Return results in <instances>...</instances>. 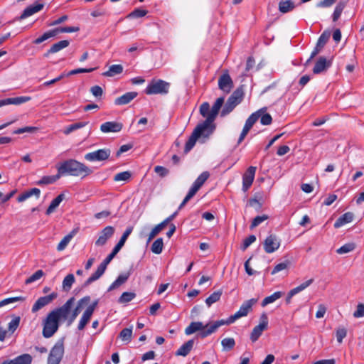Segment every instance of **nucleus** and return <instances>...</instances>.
<instances>
[{
    "instance_id": "nucleus-11",
    "label": "nucleus",
    "mask_w": 364,
    "mask_h": 364,
    "mask_svg": "<svg viewBox=\"0 0 364 364\" xmlns=\"http://www.w3.org/2000/svg\"><path fill=\"white\" fill-rule=\"evenodd\" d=\"M230 324V323H228V319L216 321L212 324H206L204 326L203 331H200L198 336L202 338H204L215 332L220 326Z\"/></svg>"
},
{
    "instance_id": "nucleus-64",
    "label": "nucleus",
    "mask_w": 364,
    "mask_h": 364,
    "mask_svg": "<svg viewBox=\"0 0 364 364\" xmlns=\"http://www.w3.org/2000/svg\"><path fill=\"white\" fill-rule=\"evenodd\" d=\"M90 299L91 298L90 296L82 297L77 301L75 307L82 311V309L90 303Z\"/></svg>"
},
{
    "instance_id": "nucleus-28",
    "label": "nucleus",
    "mask_w": 364,
    "mask_h": 364,
    "mask_svg": "<svg viewBox=\"0 0 364 364\" xmlns=\"http://www.w3.org/2000/svg\"><path fill=\"white\" fill-rule=\"evenodd\" d=\"M354 214L352 212H347L336 220L333 226L335 228H339L343 225L352 222Z\"/></svg>"
},
{
    "instance_id": "nucleus-5",
    "label": "nucleus",
    "mask_w": 364,
    "mask_h": 364,
    "mask_svg": "<svg viewBox=\"0 0 364 364\" xmlns=\"http://www.w3.org/2000/svg\"><path fill=\"white\" fill-rule=\"evenodd\" d=\"M65 338H60L51 348L48 357V364H59L64 355Z\"/></svg>"
},
{
    "instance_id": "nucleus-60",
    "label": "nucleus",
    "mask_w": 364,
    "mask_h": 364,
    "mask_svg": "<svg viewBox=\"0 0 364 364\" xmlns=\"http://www.w3.org/2000/svg\"><path fill=\"white\" fill-rule=\"evenodd\" d=\"M347 335V329L345 327H339L336 330V339L339 343L343 342V338Z\"/></svg>"
},
{
    "instance_id": "nucleus-16",
    "label": "nucleus",
    "mask_w": 364,
    "mask_h": 364,
    "mask_svg": "<svg viewBox=\"0 0 364 364\" xmlns=\"http://www.w3.org/2000/svg\"><path fill=\"white\" fill-rule=\"evenodd\" d=\"M256 172V167L250 166L242 176V191L246 192L252 186L255 175Z\"/></svg>"
},
{
    "instance_id": "nucleus-39",
    "label": "nucleus",
    "mask_w": 364,
    "mask_h": 364,
    "mask_svg": "<svg viewBox=\"0 0 364 364\" xmlns=\"http://www.w3.org/2000/svg\"><path fill=\"white\" fill-rule=\"evenodd\" d=\"M346 6V3L343 1H341L337 4L332 15V20L333 22H336L338 20Z\"/></svg>"
},
{
    "instance_id": "nucleus-1",
    "label": "nucleus",
    "mask_w": 364,
    "mask_h": 364,
    "mask_svg": "<svg viewBox=\"0 0 364 364\" xmlns=\"http://www.w3.org/2000/svg\"><path fill=\"white\" fill-rule=\"evenodd\" d=\"M224 97L218 98L213 104L211 109H210V105L207 102L200 105V114L205 117V119L198 124L186 143L184 149L186 153H188L193 148L197 140H198L200 143L203 144L213 134L216 129V125L214 123V121L224 104Z\"/></svg>"
},
{
    "instance_id": "nucleus-55",
    "label": "nucleus",
    "mask_w": 364,
    "mask_h": 364,
    "mask_svg": "<svg viewBox=\"0 0 364 364\" xmlns=\"http://www.w3.org/2000/svg\"><path fill=\"white\" fill-rule=\"evenodd\" d=\"M132 328H125L122 329L119 333V337L124 341L129 342L132 339Z\"/></svg>"
},
{
    "instance_id": "nucleus-31",
    "label": "nucleus",
    "mask_w": 364,
    "mask_h": 364,
    "mask_svg": "<svg viewBox=\"0 0 364 364\" xmlns=\"http://www.w3.org/2000/svg\"><path fill=\"white\" fill-rule=\"evenodd\" d=\"M239 104V102H237V101L232 100L231 97H229L220 112V116L225 117L229 114Z\"/></svg>"
},
{
    "instance_id": "nucleus-4",
    "label": "nucleus",
    "mask_w": 364,
    "mask_h": 364,
    "mask_svg": "<svg viewBox=\"0 0 364 364\" xmlns=\"http://www.w3.org/2000/svg\"><path fill=\"white\" fill-rule=\"evenodd\" d=\"M170 84L162 80L153 79L144 90L146 95H164L168 93Z\"/></svg>"
},
{
    "instance_id": "nucleus-37",
    "label": "nucleus",
    "mask_w": 364,
    "mask_h": 364,
    "mask_svg": "<svg viewBox=\"0 0 364 364\" xmlns=\"http://www.w3.org/2000/svg\"><path fill=\"white\" fill-rule=\"evenodd\" d=\"M123 66L122 65H112L109 70L102 75L106 77H113L116 75L121 74L123 72Z\"/></svg>"
},
{
    "instance_id": "nucleus-18",
    "label": "nucleus",
    "mask_w": 364,
    "mask_h": 364,
    "mask_svg": "<svg viewBox=\"0 0 364 364\" xmlns=\"http://www.w3.org/2000/svg\"><path fill=\"white\" fill-rule=\"evenodd\" d=\"M218 87L225 93H229L233 87V82L228 73H223L218 79Z\"/></svg>"
},
{
    "instance_id": "nucleus-56",
    "label": "nucleus",
    "mask_w": 364,
    "mask_h": 364,
    "mask_svg": "<svg viewBox=\"0 0 364 364\" xmlns=\"http://www.w3.org/2000/svg\"><path fill=\"white\" fill-rule=\"evenodd\" d=\"M289 265H290V262L288 261V260L284 261L283 262H280V263L277 264L274 267V269H272L271 274H277V272H279L280 271L287 269L288 267H289Z\"/></svg>"
},
{
    "instance_id": "nucleus-32",
    "label": "nucleus",
    "mask_w": 364,
    "mask_h": 364,
    "mask_svg": "<svg viewBox=\"0 0 364 364\" xmlns=\"http://www.w3.org/2000/svg\"><path fill=\"white\" fill-rule=\"evenodd\" d=\"M295 8L294 2L291 0L281 1L279 3V10L281 13L285 14L292 11Z\"/></svg>"
},
{
    "instance_id": "nucleus-41",
    "label": "nucleus",
    "mask_w": 364,
    "mask_h": 364,
    "mask_svg": "<svg viewBox=\"0 0 364 364\" xmlns=\"http://www.w3.org/2000/svg\"><path fill=\"white\" fill-rule=\"evenodd\" d=\"M223 294V291L221 289L213 292L206 299L205 304L208 307H210L213 304L217 302L220 300L221 295Z\"/></svg>"
},
{
    "instance_id": "nucleus-27",
    "label": "nucleus",
    "mask_w": 364,
    "mask_h": 364,
    "mask_svg": "<svg viewBox=\"0 0 364 364\" xmlns=\"http://www.w3.org/2000/svg\"><path fill=\"white\" fill-rule=\"evenodd\" d=\"M70 45V41L68 40H63L58 43H54L50 49L44 53V57L48 58L50 54L57 53L63 48H67Z\"/></svg>"
},
{
    "instance_id": "nucleus-51",
    "label": "nucleus",
    "mask_w": 364,
    "mask_h": 364,
    "mask_svg": "<svg viewBox=\"0 0 364 364\" xmlns=\"http://www.w3.org/2000/svg\"><path fill=\"white\" fill-rule=\"evenodd\" d=\"M355 248V245L354 243H347L341 246L336 250V252L339 255H343L346 253H348L352 252Z\"/></svg>"
},
{
    "instance_id": "nucleus-7",
    "label": "nucleus",
    "mask_w": 364,
    "mask_h": 364,
    "mask_svg": "<svg viewBox=\"0 0 364 364\" xmlns=\"http://www.w3.org/2000/svg\"><path fill=\"white\" fill-rule=\"evenodd\" d=\"M75 301V298H70L62 306L55 309L51 311L52 314H54L57 318L60 321L61 318L65 320L70 312L71 307Z\"/></svg>"
},
{
    "instance_id": "nucleus-21",
    "label": "nucleus",
    "mask_w": 364,
    "mask_h": 364,
    "mask_svg": "<svg viewBox=\"0 0 364 364\" xmlns=\"http://www.w3.org/2000/svg\"><path fill=\"white\" fill-rule=\"evenodd\" d=\"M314 282V279H310L305 282L301 284L299 286L292 289L289 291L287 294V296L286 297V304H289L291 301V298L296 295V294L301 292V291L304 290L306 288H307L309 286H310Z\"/></svg>"
},
{
    "instance_id": "nucleus-33",
    "label": "nucleus",
    "mask_w": 364,
    "mask_h": 364,
    "mask_svg": "<svg viewBox=\"0 0 364 364\" xmlns=\"http://www.w3.org/2000/svg\"><path fill=\"white\" fill-rule=\"evenodd\" d=\"M65 198V195L63 193L59 194L55 198H54L50 204L49 205L48 208L46 210V215L51 214L55 209L60 205V203L63 201V200Z\"/></svg>"
},
{
    "instance_id": "nucleus-25",
    "label": "nucleus",
    "mask_w": 364,
    "mask_h": 364,
    "mask_svg": "<svg viewBox=\"0 0 364 364\" xmlns=\"http://www.w3.org/2000/svg\"><path fill=\"white\" fill-rule=\"evenodd\" d=\"M138 95L137 92H128L114 100L115 105H124L129 104Z\"/></svg>"
},
{
    "instance_id": "nucleus-19",
    "label": "nucleus",
    "mask_w": 364,
    "mask_h": 364,
    "mask_svg": "<svg viewBox=\"0 0 364 364\" xmlns=\"http://www.w3.org/2000/svg\"><path fill=\"white\" fill-rule=\"evenodd\" d=\"M114 233V228L112 226L105 227L100 233L98 239L95 241L96 246H103L107 240L112 237Z\"/></svg>"
},
{
    "instance_id": "nucleus-10",
    "label": "nucleus",
    "mask_w": 364,
    "mask_h": 364,
    "mask_svg": "<svg viewBox=\"0 0 364 364\" xmlns=\"http://www.w3.org/2000/svg\"><path fill=\"white\" fill-rule=\"evenodd\" d=\"M111 154L109 149H99L93 152L87 153L85 155V159L88 161H101L107 160Z\"/></svg>"
},
{
    "instance_id": "nucleus-35",
    "label": "nucleus",
    "mask_w": 364,
    "mask_h": 364,
    "mask_svg": "<svg viewBox=\"0 0 364 364\" xmlns=\"http://www.w3.org/2000/svg\"><path fill=\"white\" fill-rule=\"evenodd\" d=\"M88 124H89V122L87 121V122H78L70 124L69 126L65 127V129L63 130V133L65 135H68L71 132L87 126Z\"/></svg>"
},
{
    "instance_id": "nucleus-62",
    "label": "nucleus",
    "mask_w": 364,
    "mask_h": 364,
    "mask_svg": "<svg viewBox=\"0 0 364 364\" xmlns=\"http://www.w3.org/2000/svg\"><path fill=\"white\" fill-rule=\"evenodd\" d=\"M256 241V237L254 235H251L246 237L241 246V250L245 251L251 244Z\"/></svg>"
},
{
    "instance_id": "nucleus-30",
    "label": "nucleus",
    "mask_w": 364,
    "mask_h": 364,
    "mask_svg": "<svg viewBox=\"0 0 364 364\" xmlns=\"http://www.w3.org/2000/svg\"><path fill=\"white\" fill-rule=\"evenodd\" d=\"M78 228H74L69 234L65 235L57 246L58 251H63L65 249L73 237L77 233Z\"/></svg>"
},
{
    "instance_id": "nucleus-34",
    "label": "nucleus",
    "mask_w": 364,
    "mask_h": 364,
    "mask_svg": "<svg viewBox=\"0 0 364 364\" xmlns=\"http://www.w3.org/2000/svg\"><path fill=\"white\" fill-rule=\"evenodd\" d=\"M204 325L202 322H191V324L186 328L185 333L187 335H191L198 331H203Z\"/></svg>"
},
{
    "instance_id": "nucleus-43",
    "label": "nucleus",
    "mask_w": 364,
    "mask_h": 364,
    "mask_svg": "<svg viewBox=\"0 0 364 364\" xmlns=\"http://www.w3.org/2000/svg\"><path fill=\"white\" fill-rule=\"evenodd\" d=\"M75 277L73 274H68L63 281V289L65 291H68L73 283L75 282Z\"/></svg>"
},
{
    "instance_id": "nucleus-47",
    "label": "nucleus",
    "mask_w": 364,
    "mask_h": 364,
    "mask_svg": "<svg viewBox=\"0 0 364 364\" xmlns=\"http://www.w3.org/2000/svg\"><path fill=\"white\" fill-rule=\"evenodd\" d=\"M210 176V173L208 171H203L194 181L193 184L197 186L198 188L204 184V183L208 180Z\"/></svg>"
},
{
    "instance_id": "nucleus-57",
    "label": "nucleus",
    "mask_w": 364,
    "mask_h": 364,
    "mask_svg": "<svg viewBox=\"0 0 364 364\" xmlns=\"http://www.w3.org/2000/svg\"><path fill=\"white\" fill-rule=\"evenodd\" d=\"M131 176H132V173L130 171H123V172L117 173L114 177V181H127L129 180Z\"/></svg>"
},
{
    "instance_id": "nucleus-48",
    "label": "nucleus",
    "mask_w": 364,
    "mask_h": 364,
    "mask_svg": "<svg viewBox=\"0 0 364 364\" xmlns=\"http://www.w3.org/2000/svg\"><path fill=\"white\" fill-rule=\"evenodd\" d=\"M54 36H55V31L53 29L50 30V31L44 33L41 36L35 39L33 41V43L34 44H40V43H43V41L48 40V38H50L51 37H54Z\"/></svg>"
},
{
    "instance_id": "nucleus-38",
    "label": "nucleus",
    "mask_w": 364,
    "mask_h": 364,
    "mask_svg": "<svg viewBox=\"0 0 364 364\" xmlns=\"http://www.w3.org/2000/svg\"><path fill=\"white\" fill-rule=\"evenodd\" d=\"M284 293L282 291H276L273 294L265 297L262 301V306L264 307L269 304L274 302L276 300L280 299L284 295Z\"/></svg>"
},
{
    "instance_id": "nucleus-63",
    "label": "nucleus",
    "mask_w": 364,
    "mask_h": 364,
    "mask_svg": "<svg viewBox=\"0 0 364 364\" xmlns=\"http://www.w3.org/2000/svg\"><path fill=\"white\" fill-rule=\"evenodd\" d=\"M260 117V122L262 125H269L272 122V116L266 113L265 112L262 114Z\"/></svg>"
},
{
    "instance_id": "nucleus-26",
    "label": "nucleus",
    "mask_w": 364,
    "mask_h": 364,
    "mask_svg": "<svg viewBox=\"0 0 364 364\" xmlns=\"http://www.w3.org/2000/svg\"><path fill=\"white\" fill-rule=\"evenodd\" d=\"M267 107H262L257 112L252 113L246 120L243 128L250 130L255 123L258 120L262 114L266 112Z\"/></svg>"
},
{
    "instance_id": "nucleus-23",
    "label": "nucleus",
    "mask_w": 364,
    "mask_h": 364,
    "mask_svg": "<svg viewBox=\"0 0 364 364\" xmlns=\"http://www.w3.org/2000/svg\"><path fill=\"white\" fill-rule=\"evenodd\" d=\"M31 100L28 96H21L12 98L0 100V107L8 105H21Z\"/></svg>"
},
{
    "instance_id": "nucleus-29",
    "label": "nucleus",
    "mask_w": 364,
    "mask_h": 364,
    "mask_svg": "<svg viewBox=\"0 0 364 364\" xmlns=\"http://www.w3.org/2000/svg\"><path fill=\"white\" fill-rule=\"evenodd\" d=\"M131 275V272L121 274L117 279L109 287L108 291H112L124 284Z\"/></svg>"
},
{
    "instance_id": "nucleus-45",
    "label": "nucleus",
    "mask_w": 364,
    "mask_h": 364,
    "mask_svg": "<svg viewBox=\"0 0 364 364\" xmlns=\"http://www.w3.org/2000/svg\"><path fill=\"white\" fill-rule=\"evenodd\" d=\"M166 227V226L164 225V223L163 222L156 225L149 233L147 242H149L151 240H152Z\"/></svg>"
},
{
    "instance_id": "nucleus-54",
    "label": "nucleus",
    "mask_w": 364,
    "mask_h": 364,
    "mask_svg": "<svg viewBox=\"0 0 364 364\" xmlns=\"http://www.w3.org/2000/svg\"><path fill=\"white\" fill-rule=\"evenodd\" d=\"M17 364H31L32 362V357L29 354H23L15 358Z\"/></svg>"
},
{
    "instance_id": "nucleus-20",
    "label": "nucleus",
    "mask_w": 364,
    "mask_h": 364,
    "mask_svg": "<svg viewBox=\"0 0 364 364\" xmlns=\"http://www.w3.org/2000/svg\"><path fill=\"white\" fill-rule=\"evenodd\" d=\"M331 36V33L328 31H325L322 33V34L319 36L317 43L311 53V58H314L316 56L326 44L329 38Z\"/></svg>"
},
{
    "instance_id": "nucleus-46",
    "label": "nucleus",
    "mask_w": 364,
    "mask_h": 364,
    "mask_svg": "<svg viewBox=\"0 0 364 364\" xmlns=\"http://www.w3.org/2000/svg\"><path fill=\"white\" fill-rule=\"evenodd\" d=\"M164 242L162 238L156 239L152 244L151 250L155 254H160L163 250Z\"/></svg>"
},
{
    "instance_id": "nucleus-8",
    "label": "nucleus",
    "mask_w": 364,
    "mask_h": 364,
    "mask_svg": "<svg viewBox=\"0 0 364 364\" xmlns=\"http://www.w3.org/2000/svg\"><path fill=\"white\" fill-rule=\"evenodd\" d=\"M268 318L265 314H262L260 316V323L256 326L252 331L250 334V339L252 342L257 341L262 332L267 328Z\"/></svg>"
},
{
    "instance_id": "nucleus-12",
    "label": "nucleus",
    "mask_w": 364,
    "mask_h": 364,
    "mask_svg": "<svg viewBox=\"0 0 364 364\" xmlns=\"http://www.w3.org/2000/svg\"><path fill=\"white\" fill-rule=\"evenodd\" d=\"M57 292H52L50 294L38 298L32 306V312L35 313L46 305L50 304L58 297Z\"/></svg>"
},
{
    "instance_id": "nucleus-61",
    "label": "nucleus",
    "mask_w": 364,
    "mask_h": 364,
    "mask_svg": "<svg viewBox=\"0 0 364 364\" xmlns=\"http://www.w3.org/2000/svg\"><path fill=\"white\" fill-rule=\"evenodd\" d=\"M38 130V128L36 127H25L22 128L17 129L13 132L14 134H21L25 132L33 133Z\"/></svg>"
},
{
    "instance_id": "nucleus-52",
    "label": "nucleus",
    "mask_w": 364,
    "mask_h": 364,
    "mask_svg": "<svg viewBox=\"0 0 364 364\" xmlns=\"http://www.w3.org/2000/svg\"><path fill=\"white\" fill-rule=\"evenodd\" d=\"M136 297V294L134 292H124L119 298L118 301L121 304L128 303Z\"/></svg>"
},
{
    "instance_id": "nucleus-17",
    "label": "nucleus",
    "mask_w": 364,
    "mask_h": 364,
    "mask_svg": "<svg viewBox=\"0 0 364 364\" xmlns=\"http://www.w3.org/2000/svg\"><path fill=\"white\" fill-rule=\"evenodd\" d=\"M280 242L274 235H269L264 242V249L267 253H272L279 249Z\"/></svg>"
},
{
    "instance_id": "nucleus-42",
    "label": "nucleus",
    "mask_w": 364,
    "mask_h": 364,
    "mask_svg": "<svg viewBox=\"0 0 364 364\" xmlns=\"http://www.w3.org/2000/svg\"><path fill=\"white\" fill-rule=\"evenodd\" d=\"M92 316V314L85 311L78 323L77 329L80 331L83 330L86 325L89 323Z\"/></svg>"
},
{
    "instance_id": "nucleus-3",
    "label": "nucleus",
    "mask_w": 364,
    "mask_h": 364,
    "mask_svg": "<svg viewBox=\"0 0 364 364\" xmlns=\"http://www.w3.org/2000/svg\"><path fill=\"white\" fill-rule=\"evenodd\" d=\"M59 321L57 316L50 312L43 322V328L42 333L43 337L46 338L52 337L58 330Z\"/></svg>"
},
{
    "instance_id": "nucleus-40",
    "label": "nucleus",
    "mask_w": 364,
    "mask_h": 364,
    "mask_svg": "<svg viewBox=\"0 0 364 364\" xmlns=\"http://www.w3.org/2000/svg\"><path fill=\"white\" fill-rule=\"evenodd\" d=\"M244 95V85H240L232 93L230 97L240 103L243 100Z\"/></svg>"
},
{
    "instance_id": "nucleus-50",
    "label": "nucleus",
    "mask_w": 364,
    "mask_h": 364,
    "mask_svg": "<svg viewBox=\"0 0 364 364\" xmlns=\"http://www.w3.org/2000/svg\"><path fill=\"white\" fill-rule=\"evenodd\" d=\"M53 30L55 31V35L56 36L59 33L77 32L80 30V28L77 26H65V27L55 28Z\"/></svg>"
},
{
    "instance_id": "nucleus-58",
    "label": "nucleus",
    "mask_w": 364,
    "mask_h": 364,
    "mask_svg": "<svg viewBox=\"0 0 364 364\" xmlns=\"http://www.w3.org/2000/svg\"><path fill=\"white\" fill-rule=\"evenodd\" d=\"M147 14V11L141 9H135L133 11L128 14L127 18H141Z\"/></svg>"
},
{
    "instance_id": "nucleus-9",
    "label": "nucleus",
    "mask_w": 364,
    "mask_h": 364,
    "mask_svg": "<svg viewBox=\"0 0 364 364\" xmlns=\"http://www.w3.org/2000/svg\"><path fill=\"white\" fill-rule=\"evenodd\" d=\"M132 230H133L132 226H129L126 229V230L124 232L123 235H122L119 241L114 246V247L112 250L111 253L107 255V257L105 258L107 260H108L109 262H111L112 260V259L115 257V255L120 251V250L124 245L126 240H127L129 235L132 233Z\"/></svg>"
},
{
    "instance_id": "nucleus-2",
    "label": "nucleus",
    "mask_w": 364,
    "mask_h": 364,
    "mask_svg": "<svg viewBox=\"0 0 364 364\" xmlns=\"http://www.w3.org/2000/svg\"><path fill=\"white\" fill-rule=\"evenodd\" d=\"M57 168L59 175L61 176L68 175L81 177L82 178L90 175L93 172L90 167L75 159L65 160Z\"/></svg>"
},
{
    "instance_id": "nucleus-49",
    "label": "nucleus",
    "mask_w": 364,
    "mask_h": 364,
    "mask_svg": "<svg viewBox=\"0 0 364 364\" xmlns=\"http://www.w3.org/2000/svg\"><path fill=\"white\" fill-rule=\"evenodd\" d=\"M221 345L224 350H230L235 346V341L233 338H225L222 340Z\"/></svg>"
},
{
    "instance_id": "nucleus-44",
    "label": "nucleus",
    "mask_w": 364,
    "mask_h": 364,
    "mask_svg": "<svg viewBox=\"0 0 364 364\" xmlns=\"http://www.w3.org/2000/svg\"><path fill=\"white\" fill-rule=\"evenodd\" d=\"M21 318L18 316H14L13 319L8 324V331L12 334L19 326Z\"/></svg>"
},
{
    "instance_id": "nucleus-13",
    "label": "nucleus",
    "mask_w": 364,
    "mask_h": 364,
    "mask_svg": "<svg viewBox=\"0 0 364 364\" xmlns=\"http://www.w3.org/2000/svg\"><path fill=\"white\" fill-rule=\"evenodd\" d=\"M109 262H110L105 259L97 267V270L84 282L82 287H87L92 282L100 279L105 273Z\"/></svg>"
},
{
    "instance_id": "nucleus-6",
    "label": "nucleus",
    "mask_w": 364,
    "mask_h": 364,
    "mask_svg": "<svg viewBox=\"0 0 364 364\" xmlns=\"http://www.w3.org/2000/svg\"><path fill=\"white\" fill-rule=\"evenodd\" d=\"M257 302V299H251L245 301L240 306V309L233 315L228 318V323L230 324L234 323L237 319L246 316L248 313L252 311V306Z\"/></svg>"
},
{
    "instance_id": "nucleus-36",
    "label": "nucleus",
    "mask_w": 364,
    "mask_h": 364,
    "mask_svg": "<svg viewBox=\"0 0 364 364\" xmlns=\"http://www.w3.org/2000/svg\"><path fill=\"white\" fill-rule=\"evenodd\" d=\"M60 177L61 176L59 175V172L58 171L56 175L46 176L42 177L41 180L36 182V184L39 186L52 184L58 181Z\"/></svg>"
},
{
    "instance_id": "nucleus-15",
    "label": "nucleus",
    "mask_w": 364,
    "mask_h": 364,
    "mask_svg": "<svg viewBox=\"0 0 364 364\" xmlns=\"http://www.w3.org/2000/svg\"><path fill=\"white\" fill-rule=\"evenodd\" d=\"M332 65V60L327 59L324 56H321L316 60L314 67L313 68L314 74H320L326 71Z\"/></svg>"
},
{
    "instance_id": "nucleus-53",
    "label": "nucleus",
    "mask_w": 364,
    "mask_h": 364,
    "mask_svg": "<svg viewBox=\"0 0 364 364\" xmlns=\"http://www.w3.org/2000/svg\"><path fill=\"white\" fill-rule=\"evenodd\" d=\"M268 218H269L268 215H264V214L262 215L256 216L252 220L250 228L251 230L255 228L256 227H257L259 225H260L262 223H263L264 221H265Z\"/></svg>"
},
{
    "instance_id": "nucleus-59",
    "label": "nucleus",
    "mask_w": 364,
    "mask_h": 364,
    "mask_svg": "<svg viewBox=\"0 0 364 364\" xmlns=\"http://www.w3.org/2000/svg\"><path fill=\"white\" fill-rule=\"evenodd\" d=\"M44 275V272L43 270L39 269L37 270L34 274H33L31 277H29L25 281L26 284H31L40 278H41Z\"/></svg>"
},
{
    "instance_id": "nucleus-24",
    "label": "nucleus",
    "mask_w": 364,
    "mask_h": 364,
    "mask_svg": "<svg viewBox=\"0 0 364 364\" xmlns=\"http://www.w3.org/2000/svg\"><path fill=\"white\" fill-rule=\"evenodd\" d=\"M44 5L43 4H41L38 2H36L34 4L30 5L28 7H26L21 15L20 16V19H24L28 16H32L33 14H36V12L41 11L43 9Z\"/></svg>"
},
{
    "instance_id": "nucleus-14",
    "label": "nucleus",
    "mask_w": 364,
    "mask_h": 364,
    "mask_svg": "<svg viewBox=\"0 0 364 364\" xmlns=\"http://www.w3.org/2000/svg\"><path fill=\"white\" fill-rule=\"evenodd\" d=\"M109 262H110L105 259L97 267V270L84 282L82 287H87L92 282L100 279L105 273Z\"/></svg>"
},
{
    "instance_id": "nucleus-22",
    "label": "nucleus",
    "mask_w": 364,
    "mask_h": 364,
    "mask_svg": "<svg viewBox=\"0 0 364 364\" xmlns=\"http://www.w3.org/2000/svg\"><path fill=\"white\" fill-rule=\"evenodd\" d=\"M123 125L117 122H107L101 124L100 130L104 133L118 132L122 130Z\"/></svg>"
}]
</instances>
